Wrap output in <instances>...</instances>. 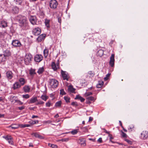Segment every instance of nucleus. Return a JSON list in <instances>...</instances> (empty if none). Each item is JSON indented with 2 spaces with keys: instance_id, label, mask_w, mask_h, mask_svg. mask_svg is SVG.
Instances as JSON below:
<instances>
[{
  "instance_id": "obj_59",
  "label": "nucleus",
  "mask_w": 148,
  "mask_h": 148,
  "mask_svg": "<svg viewBox=\"0 0 148 148\" xmlns=\"http://www.w3.org/2000/svg\"><path fill=\"white\" fill-rule=\"evenodd\" d=\"M103 130H104V132H105L107 134H108L109 135V134H110L109 133V132H108L105 129H103Z\"/></svg>"
},
{
  "instance_id": "obj_63",
  "label": "nucleus",
  "mask_w": 148,
  "mask_h": 148,
  "mask_svg": "<svg viewBox=\"0 0 148 148\" xmlns=\"http://www.w3.org/2000/svg\"><path fill=\"white\" fill-rule=\"evenodd\" d=\"M39 104H43L44 103V102L42 101H38Z\"/></svg>"
},
{
  "instance_id": "obj_29",
  "label": "nucleus",
  "mask_w": 148,
  "mask_h": 148,
  "mask_svg": "<svg viewBox=\"0 0 148 148\" xmlns=\"http://www.w3.org/2000/svg\"><path fill=\"white\" fill-rule=\"evenodd\" d=\"M49 53V51L47 49H45L43 51V54L44 56L46 58L47 56Z\"/></svg>"
},
{
  "instance_id": "obj_43",
  "label": "nucleus",
  "mask_w": 148,
  "mask_h": 148,
  "mask_svg": "<svg viewBox=\"0 0 148 148\" xmlns=\"http://www.w3.org/2000/svg\"><path fill=\"white\" fill-rule=\"evenodd\" d=\"M71 134H72L75 135L78 132V131H77V130L75 129V130H73L72 131H71Z\"/></svg>"
},
{
  "instance_id": "obj_12",
  "label": "nucleus",
  "mask_w": 148,
  "mask_h": 148,
  "mask_svg": "<svg viewBox=\"0 0 148 148\" xmlns=\"http://www.w3.org/2000/svg\"><path fill=\"white\" fill-rule=\"evenodd\" d=\"M13 74L11 71H8L6 73V76L8 80L11 79L13 77Z\"/></svg>"
},
{
  "instance_id": "obj_44",
  "label": "nucleus",
  "mask_w": 148,
  "mask_h": 148,
  "mask_svg": "<svg viewBox=\"0 0 148 148\" xmlns=\"http://www.w3.org/2000/svg\"><path fill=\"white\" fill-rule=\"evenodd\" d=\"M121 136H122L123 138H126L127 137V134H126L124 133L122 131H121Z\"/></svg>"
},
{
  "instance_id": "obj_21",
  "label": "nucleus",
  "mask_w": 148,
  "mask_h": 148,
  "mask_svg": "<svg viewBox=\"0 0 148 148\" xmlns=\"http://www.w3.org/2000/svg\"><path fill=\"white\" fill-rule=\"evenodd\" d=\"M6 59V58L3 55H0V63L5 61Z\"/></svg>"
},
{
  "instance_id": "obj_23",
  "label": "nucleus",
  "mask_w": 148,
  "mask_h": 148,
  "mask_svg": "<svg viewBox=\"0 0 148 148\" xmlns=\"http://www.w3.org/2000/svg\"><path fill=\"white\" fill-rule=\"evenodd\" d=\"M18 82L19 83H20V84L21 86L24 85L25 82V80L23 78H19L18 80Z\"/></svg>"
},
{
  "instance_id": "obj_61",
  "label": "nucleus",
  "mask_w": 148,
  "mask_h": 148,
  "mask_svg": "<svg viewBox=\"0 0 148 148\" xmlns=\"http://www.w3.org/2000/svg\"><path fill=\"white\" fill-rule=\"evenodd\" d=\"M93 119V118L92 117H90L89 118L88 121L89 122L91 121H92Z\"/></svg>"
},
{
  "instance_id": "obj_4",
  "label": "nucleus",
  "mask_w": 148,
  "mask_h": 148,
  "mask_svg": "<svg viewBox=\"0 0 148 148\" xmlns=\"http://www.w3.org/2000/svg\"><path fill=\"white\" fill-rule=\"evenodd\" d=\"M49 84L52 88H56L58 85V82L57 80L54 79H50Z\"/></svg>"
},
{
  "instance_id": "obj_15",
  "label": "nucleus",
  "mask_w": 148,
  "mask_h": 148,
  "mask_svg": "<svg viewBox=\"0 0 148 148\" xmlns=\"http://www.w3.org/2000/svg\"><path fill=\"white\" fill-rule=\"evenodd\" d=\"M21 86V85L18 82H16L13 84V88L14 90H15L20 88Z\"/></svg>"
},
{
  "instance_id": "obj_41",
  "label": "nucleus",
  "mask_w": 148,
  "mask_h": 148,
  "mask_svg": "<svg viewBox=\"0 0 148 148\" xmlns=\"http://www.w3.org/2000/svg\"><path fill=\"white\" fill-rule=\"evenodd\" d=\"M22 97L25 99H27L30 97V96L28 94L22 95Z\"/></svg>"
},
{
  "instance_id": "obj_38",
  "label": "nucleus",
  "mask_w": 148,
  "mask_h": 148,
  "mask_svg": "<svg viewBox=\"0 0 148 148\" xmlns=\"http://www.w3.org/2000/svg\"><path fill=\"white\" fill-rule=\"evenodd\" d=\"M40 98L42 100H43L45 101H46L48 99V97H47L46 96L44 95H42L41 96Z\"/></svg>"
},
{
  "instance_id": "obj_22",
  "label": "nucleus",
  "mask_w": 148,
  "mask_h": 148,
  "mask_svg": "<svg viewBox=\"0 0 148 148\" xmlns=\"http://www.w3.org/2000/svg\"><path fill=\"white\" fill-rule=\"evenodd\" d=\"M11 53L8 50H5L3 52V55L6 58L7 57L10 56Z\"/></svg>"
},
{
  "instance_id": "obj_30",
  "label": "nucleus",
  "mask_w": 148,
  "mask_h": 148,
  "mask_svg": "<svg viewBox=\"0 0 148 148\" xmlns=\"http://www.w3.org/2000/svg\"><path fill=\"white\" fill-rule=\"evenodd\" d=\"M104 82L102 81H99L98 83L96 85V87L98 88H101Z\"/></svg>"
},
{
  "instance_id": "obj_28",
  "label": "nucleus",
  "mask_w": 148,
  "mask_h": 148,
  "mask_svg": "<svg viewBox=\"0 0 148 148\" xmlns=\"http://www.w3.org/2000/svg\"><path fill=\"white\" fill-rule=\"evenodd\" d=\"M1 25L2 27L4 28L7 26V23L4 21H2L1 23Z\"/></svg>"
},
{
  "instance_id": "obj_2",
  "label": "nucleus",
  "mask_w": 148,
  "mask_h": 148,
  "mask_svg": "<svg viewBox=\"0 0 148 148\" xmlns=\"http://www.w3.org/2000/svg\"><path fill=\"white\" fill-rule=\"evenodd\" d=\"M30 23L33 25H37L41 23V22L37 21L36 17L35 16H31L29 18Z\"/></svg>"
},
{
  "instance_id": "obj_18",
  "label": "nucleus",
  "mask_w": 148,
  "mask_h": 148,
  "mask_svg": "<svg viewBox=\"0 0 148 148\" xmlns=\"http://www.w3.org/2000/svg\"><path fill=\"white\" fill-rule=\"evenodd\" d=\"M38 101L37 97H33L31 98L29 102V103H33Z\"/></svg>"
},
{
  "instance_id": "obj_40",
  "label": "nucleus",
  "mask_w": 148,
  "mask_h": 148,
  "mask_svg": "<svg viewBox=\"0 0 148 148\" xmlns=\"http://www.w3.org/2000/svg\"><path fill=\"white\" fill-rule=\"evenodd\" d=\"M64 99L66 102H70V98L69 97L66 96H65L64 97Z\"/></svg>"
},
{
  "instance_id": "obj_33",
  "label": "nucleus",
  "mask_w": 148,
  "mask_h": 148,
  "mask_svg": "<svg viewBox=\"0 0 148 148\" xmlns=\"http://www.w3.org/2000/svg\"><path fill=\"white\" fill-rule=\"evenodd\" d=\"M10 127L12 129H15L18 128L19 127V125L17 124H12Z\"/></svg>"
},
{
  "instance_id": "obj_34",
  "label": "nucleus",
  "mask_w": 148,
  "mask_h": 148,
  "mask_svg": "<svg viewBox=\"0 0 148 148\" xmlns=\"http://www.w3.org/2000/svg\"><path fill=\"white\" fill-rule=\"evenodd\" d=\"M11 100L12 103L14 102V101H15V103H16L17 102L18 99L17 97L14 96L12 97V98L11 99Z\"/></svg>"
},
{
  "instance_id": "obj_14",
  "label": "nucleus",
  "mask_w": 148,
  "mask_h": 148,
  "mask_svg": "<svg viewBox=\"0 0 148 148\" xmlns=\"http://www.w3.org/2000/svg\"><path fill=\"white\" fill-rule=\"evenodd\" d=\"M20 26L24 30L27 29L29 28V27L27 22L24 24H21Z\"/></svg>"
},
{
  "instance_id": "obj_60",
  "label": "nucleus",
  "mask_w": 148,
  "mask_h": 148,
  "mask_svg": "<svg viewBox=\"0 0 148 148\" xmlns=\"http://www.w3.org/2000/svg\"><path fill=\"white\" fill-rule=\"evenodd\" d=\"M52 148H57V146L56 145L53 144Z\"/></svg>"
},
{
  "instance_id": "obj_7",
  "label": "nucleus",
  "mask_w": 148,
  "mask_h": 148,
  "mask_svg": "<svg viewBox=\"0 0 148 148\" xmlns=\"http://www.w3.org/2000/svg\"><path fill=\"white\" fill-rule=\"evenodd\" d=\"M43 57L41 55L37 54L34 57L35 61L37 62H40L42 60Z\"/></svg>"
},
{
  "instance_id": "obj_55",
  "label": "nucleus",
  "mask_w": 148,
  "mask_h": 148,
  "mask_svg": "<svg viewBox=\"0 0 148 148\" xmlns=\"http://www.w3.org/2000/svg\"><path fill=\"white\" fill-rule=\"evenodd\" d=\"M109 136L110 137V140H111L113 139V138L112 137V135L110 134H109Z\"/></svg>"
},
{
  "instance_id": "obj_56",
  "label": "nucleus",
  "mask_w": 148,
  "mask_h": 148,
  "mask_svg": "<svg viewBox=\"0 0 148 148\" xmlns=\"http://www.w3.org/2000/svg\"><path fill=\"white\" fill-rule=\"evenodd\" d=\"M24 128L26 127H29L30 126V124H24Z\"/></svg>"
},
{
  "instance_id": "obj_16",
  "label": "nucleus",
  "mask_w": 148,
  "mask_h": 148,
  "mask_svg": "<svg viewBox=\"0 0 148 148\" xmlns=\"http://www.w3.org/2000/svg\"><path fill=\"white\" fill-rule=\"evenodd\" d=\"M29 74L31 76H33L34 75L36 74V69L31 68L29 70Z\"/></svg>"
},
{
  "instance_id": "obj_57",
  "label": "nucleus",
  "mask_w": 148,
  "mask_h": 148,
  "mask_svg": "<svg viewBox=\"0 0 148 148\" xmlns=\"http://www.w3.org/2000/svg\"><path fill=\"white\" fill-rule=\"evenodd\" d=\"M125 141L127 142L128 143H129L130 144H131L132 143V142L128 140L127 139H125Z\"/></svg>"
},
{
  "instance_id": "obj_8",
  "label": "nucleus",
  "mask_w": 148,
  "mask_h": 148,
  "mask_svg": "<svg viewBox=\"0 0 148 148\" xmlns=\"http://www.w3.org/2000/svg\"><path fill=\"white\" fill-rule=\"evenodd\" d=\"M32 58V56L31 54H27L25 56L24 61L27 64L29 63L31 61Z\"/></svg>"
},
{
  "instance_id": "obj_13",
  "label": "nucleus",
  "mask_w": 148,
  "mask_h": 148,
  "mask_svg": "<svg viewBox=\"0 0 148 148\" xmlns=\"http://www.w3.org/2000/svg\"><path fill=\"white\" fill-rule=\"evenodd\" d=\"M45 37L46 35L45 34H42L38 36L37 40L38 42H41L44 40Z\"/></svg>"
},
{
  "instance_id": "obj_26",
  "label": "nucleus",
  "mask_w": 148,
  "mask_h": 148,
  "mask_svg": "<svg viewBox=\"0 0 148 148\" xmlns=\"http://www.w3.org/2000/svg\"><path fill=\"white\" fill-rule=\"evenodd\" d=\"M68 90L69 92H71L75 93V89L72 86H69L68 87Z\"/></svg>"
},
{
  "instance_id": "obj_53",
  "label": "nucleus",
  "mask_w": 148,
  "mask_h": 148,
  "mask_svg": "<svg viewBox=\"0 0 148 148\" xmlns=\"http://www.w3.org/2000/svg\"><path fill=\"white\" fill-rule=\"evenodd\" d=\"M71 105L73 106H77V104L76 102H73L71 104Z\"/></svg>"
},
{
  "instance_id": "obj_5",
  "label": "nucleus",
  "mask_w": 148,
  "mask_h": 148,
  "mask_svg": "<svg viewBox=\"0 0 148 148\" xmlns=\"http://www.w3.org/2000/svg\"><path fill=\"white\" fill-rule=\"evenodd\" d=\"M12 45L15 47H20L22 45L21 42L17 40H14L12 41Z\"/></svg>"
},
{
  "instance_id": "obj_49",
  "label": "nucleus",
  "mask_w": 148,
  "mask_h": 148,
  "mask_svg": "<svg viewBox=\"0 0 148 148\" xmlns=\"http://www.w3.org/2000/svg\"><path fill=\"white\" fill-rule=\"evenodd\" d=\"M51 103L49 101L46 103V106L47 107H49L51 105Z\"/></svg>"
},
{
  "instance_id": "obj_17",
  "label": "nucleus",
  "mask_w": 148,
  "mask_h": 148,
  "mask_svg": "<svg viewBox=\"0 0 148 148\" xmlns=\"http://www.w3.org/2000/svg\"><path fill=\"white\" fill-rule=\"evenodd\" d=\"M13 14H17L19 12V9L17 7H14L12 8L11 11H10Z\"/></svg>"
},
{
  "instance_id": "obj_27",
  "label": "nucleus",
  "mask_w": 148,
  "mask_h": 148,
  "mask_svg": "<svg viewBox=\"0 0 148 148\" xmlns=\"http://www.w3.org/2000/svg\"><path fill=\"white\" fill-rule=\"evenodd\" d=\"M75 99H78L81 102H83L85 101V99L81 96H80L79 95H77L76 96Z\"/></svg>"
},
{
  "instance_id": "obj_52",
  "label": "nucleus",
  "mask_w": 148,
  "mask_h": 148,
  "mask_svg": "<svg viewBox=\"0 0 148 148\" xmlns=\"http://www.w3.org/2000/svg\"><path fill=\"white\" fill-rule=\"evenodd\" d=\"M92 93L91 92H88L86 93L85 94V95L86 96H89L90 95H92Z\"/></svg>"
},
{
  "instance_id": "obj_11",
  "label": "nucleus",
  "mask_w": 148,
  "mask_h": 148,
  "mask_svg": "<svg viewBox=\"0 0 148 148\" xmlns=\"http://www.w3.org/2000/svg\"><path fill=\"white\" fill-rule=\"evenodd\" d=\"M141 139L145 140L148 137V132L143 131L141 134Z\"/></svg>"
},
{
  "instance_id": "obj_3",
  "label": "nucleus",
  "mask_w": 148,
  "mask_h": 148,
  "mask_svg": "<svg viewBox=\"0 0 148 148\" xmlns=\"http://www.w3.org/2000/svg\"><path fill=\"white\" fill-rule=\"evenodd\" d=\"M49 6L51 9H56L58 5V3L56 0H51L49 3Z\"/></svg>"
},
{
  "instance_id": "obj_6",
  "label": "nucleus",
  "mask_w": 148,
  "mask_h": 148,
  "mask_svg": "<svg viewBox=\"0 0 148 148\" xmlns=\"http://www.w3.org/2000/svg\"><path fill=\"white\" fill-rule=\"evenodd\" d=\"M61 74L63 79L68 81L69 78V76L68 73L66 71H63L62 70H61Z\"/></svg>"
},
{
  "instance_id": "obj_20",
  "label": "nucleus",
  "mask_w": 148,
  "mask_h": 148,
  "mask_svg": "<svg viewBox=\"0 0 148 148\" xmlns=\"http://www.w3.org/2000/svg\"><path fill=\"white\" fill-rule=\"evenodd\" d=\"M29 86L27 85H25L23 87V89L25 92H29L30 90Z\"/></svg>"
},
{
  "instance_id": "obj_37",
  "label": "nucleus",
  "mask_w": 148,
  "mask_h": 148,
  "mask_svg": "<svg viewBox=\"0 0 148 148\" xmlns=\"http://www.w3.org/2000/svg\"><path fill=\"white\" fill-rule=\"evenodd\" d=\"M87 100H89L91 101H94L95 99L94 97L92 96H89L87 97L86 98Z\"/></svg>"
},
{
  "instance_id": "obj_31",
  "label": "nucleus",
  "mask_w": 148,
  "mask_h": 148,
  "mask_svg": "<svg viewBox=\"0 0 148 148\" xmlns=\"http://www.w3.org/2000/svg\"><path fill=\"white\" fill-rule=\"evenodd\" d=\"M50 20L49 19H46L45 21V26L47 27V28H49L50 27L49 23L50 22Z\"/></svg>"
},
{
  "instance_id": "obj_58",
  "label": "nucleus",
  "mask_w": 148,
  "mask_h": 148,
  "mask_svg": "<svg viewBox=\"0 0 148 148\" xmlns=\"http://www.w3.org/2000/svg\"><path fill=\"white\" fill-rule=\"evenodd\" d=\"M98 142H100V143L102 142V139L101 138H99L97 140Z\"/></svg>"
},
{
  "instance_id": "obj_35",
  "label": "nucleus",
  "mask_w": 148,
  "mask_h": 148,
  "mask_svg": "<svg viewBox=\"0 0 148 148\" xmlns=\"http://www.w3.org/2000/svg\"><path fill=\"white\" fill-rule=\"evenodd\" d=\"M14 1L16 4L21 5L23 1V0H14Z\"/></svg>"
},
{
  "instance_id": "obj_45",
  "label": "nucleus",
  "mask_w": 148,
  "mask_h": 148,
  "mask_svg": "<svg viewBox=\"0 0 148 148\" xmlns=\"http://www.w3.org/2000/svg\"><path fill=\"white\" fill-rule=\"evenodd\" d=\"M30 123L32 124H36L37 123H38V121H33L32 120L30 121Z\"/></svg>"
},
{
  "instance_id": "obj_54",
  "label": "nucleus",
  "mask_w": 148,
  "mask_h": 148,
  "mask_svg": "<svg viewBox=\"0 0 148 148\" xmlns=\"http://www.w3.org/2000/svg\"><path fill=\"white\" fill-rule=\"evenodd\" d=\"M25 108V107L24 106H22L18 107V108L19 110H23Z\"/></svg>"
},
{
  "instance_id": "obj_48",
  "label": "nucleus",
  "mask_w": 148,
  "mask_h": 148,
  "mask_svg": "<svg viewBox=\"0 0 148 148\" xmlns=\"http://www.w3.org/2000/svg\"><path fill=\"white\" fill-rule=\"evenodd\" d=\"M60 94H62V95H65L66 94V93L64 91V90L63 89H62L60 90Z\"/></svg>"
},
{
  "instance_id": "obj_19",
  "label": "nucleus",
  "mask_w": 148,
  "mask_h": 148,
  "mask_svg": "<svg viewBox=\"0 0 148 148\" xmlns=\"http://www.w3.org/2000/svg\"><path fill=\"white\" fill-rule=\"evenodd\" d=\"M32 135H34L36 137L38 138L39 139H43L44 138V137L40 135L37 132L33 133L32 134Z\"/></svg>"
},
{
  "instance_id": "obj_24",
  "label": "nucleus",
  "mask_w": 148,
  "mask_h": 148,
  "mask_svg": "<svg viewBox=\"0 0 148 148\" xmlns=\"http://www.w3.org/2000/svg\"><path fill=\"white\" fill-rule=\"evenodd\" d=\"M44 67H40L37 72V73L39 75L42 74L44 71Z\"/></svg>"
},
{
  "instance_id": "obj_32",
  "label": "nucleus",
  "mask_w": 148,
  "mask_h": 148,
  "mask_svg": "<svg viewBox=\"0 0 148 148\" xmlns=\"http://www.w3.org/2000/svg\"><path fill=\"white\" fill-rule=\"evenodd\" d=\"M51 67L52 69L54 71H56L57 69V67L56 66L55 63L53 62H52L51 64Z\"/></svg>"
},
{
  "instance_id": "obj_42",
  "label": "nucleus",
  "mask_w": 148,
  "mask_h": 148,
  "mask_svg": "<svg viewBox=\"0 0 148 148\" xmlns=\"http://www.w3.org/2000/svg\"><path fill=\"white\" fill-rule=\"evenodd\" d=\"M88 74L89 75V77H93L94 75V72L91 71H89L88 73Z\"/></svg>"
},
{
  "instance_id": "obj_10",
  "label": "nucleus",
  "mask_w": 148,
  "mask_h": 148,
  "mask_svg": "<svg viewBox=\"0 0 148 148\" xmlns=\"http://www.w3.org/2000/svg\"><path fill=\"white\" fill-rule=\"evenodd\" d=\"M41 29L39 27L35 28L33 29V34L36 36H37L41 33Z\"/></svg>"
},
{
  "instance_id": "obj_62",
  "label": "nucleus",
  "mask_w": 148,
  "mask_h": 148,
  "mask_svg": "<svg viewBox=\"0 0 148 148\" xmlns=\"http://www.w3.org/2000/svg\"><path fill=\"white\" fill-rule=\"evenodd\" d=\"M58 22L59 23H61V18L58 17Z\"/></svg>"
},
{
  "instance_id": "obj_25",
  "label": "nucleus",
  "mask_w": 148,
  "mask_h": 148,
  "mask_svg": "<svg viewBox=\"0 0 148 148\" xmlns=\"http://www.w3.org/2000/svg\"><path fill=\"white\" fill-rule=\"evenodd\" d=\"M79 143L82 146L84 147L86 145L85 141L83 139H81L79 140Z\"/></svg>"
},
{
  "instance_id": "obj_50",
  "label": "nucleus",
  "mask_w": 148,
  "mask_h": 148,
  "mask_svg": "<svg viewBox=\"0 0 148 148\" xmlns=\"http://www.w3.org/2000/svg\"><path fill=\"white\" fill-rule=\"evenodd\" d=\"M12 139V138L8 140L9 143L11 145H13V142Z\"/></svg>"
},
{
  "instance_id": "obj_1",
  "label": "nucleus",
  "mask_w": 148,
  "mask_h": 148,
  "mask_svg": "<svg viewBox=\"0 0 148 148\" xmlns=\"http://www.w3.org/2000/svg\"><path fill=\"white\" fill-rule=\"evenodd\" d=\"M16 19L17 20H18L20 25L27 22V18L26 17L24 16H23L20 15L17 16Z\"/></svg>"
},
{
  "instance_id": "obj_46",
  "label": "nucleus",
  "mask_w": 148,
  "mask_h": 148,
  "mask_svg": "<svg viewBox=\"0 0 148 148\" xmlns=\"http://www.w3.org/2000/svg\"><path fill=\"white\" fill-rule=\"evenodd\" d=\"M69 140V138H63L62 139L61 141H62V142H66L68 141Z\"/></svg>"
},
{
  "instance_id": "obj_47",
  "label": "nucleus",
  "mask_w": 148,
  "mask_h": 148,
  "mask_svg": "<svg viewBox=\"0 0 148 148\" xmlns=\"http://www.w3.org/2000/svg\"><path fill=\"white\" fill-rule=\"evenodd\" d=\"M82 130L83 131L86 132L88 131V128L87 127H85L82 128Z\"/></svg>"
},
{
  "instance_id": "obj_36",
  "label": "nucleus",
  "mask_w": 148,
  "mask_h": 148,
  "mask_svg": "<svg viewBox=\"0 0 148 148\" xmlns=\"http://www.w3.org/2000/svg\"><path fill=\"white\" fill-rule=\"evenodd\" d=\"M61 101H59L56 103L55 104V106L56 107H60L61 104Z\"/></svg>"
},
{
  "instance_id": "obj_64",
  "label": "nucleus",
  "mask_w": 148,
  "mask_h": 148,
  "mask_svg": "<svg viewBox=\"0 0 148 148\" xmlns=\"http://www.w3.org/2000/svg\"><path fill=\"white\" fill-rule=\"evenodd\" d=\"M114 41V40H112L109 43V44L111 46Z\"/></svg>"
},
{
  "instance_id": "obj_39",
  "label": "nucleus",
  "mask_w": 148,
  "mask_h": 148,
  "mask_svg": "<svg viewBox=\"0 0 148 148\" xmlns=\"http://www.w3.org/2000/svg\"><path fill=\"white\" fill-rule=\"evenodd\" d=\"M3 138H4L5 139L7 140H8L12 138L11 136L8 135H7V136H3Z\"/></svg>"
},
{
  "instance_id": "obj_51",
  "label": "nucleus",
  "mask_w": 148,
  "mask_h": 148,
  "mask_svg": "<svg viewBox=\"0 0 148 148\" xmlns=\"http://www.w3.org/2000/svg\"><path fill=\"white\" fill-rule=\"evenodd\" d=\"M16 103H17L19 105H22L23 103V102H21L20 101L18 100L17 102H16Z\"/></svg>"
},
{
  "instance_id": "obj_9",
  "label": "nucleus",
  "mask_w": 148,
  "mask_h": 148,
  "mask_svg": "<svg viewBox=\"0 0 148 148\" xmlns=\"http://www.w3.org/2000/svg\"><path fill=\"white\" fill-rule=\"evenodd\" d=\"M114 54H112L110 57V61L109 62V64L110 66L112 67H113L114 66Z\"/></svg>"
}]
</instances>
